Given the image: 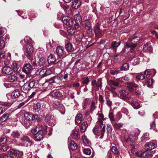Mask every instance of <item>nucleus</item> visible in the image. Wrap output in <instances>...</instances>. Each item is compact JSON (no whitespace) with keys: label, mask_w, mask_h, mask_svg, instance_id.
Returning <instances> with one entry per match:
<instances>
[{"label":"nucleus","mask_w":158,"mask_h":158,"mask_svg":"<svg viewBox=\"0 0 158 158\" xmlns=\"http://www.w3.org/2000/svg\"><path fill=\"white\" fill-rule=\"evenodd\" d=\"M97 125L95 126L93 129V131L95 135H99L101 134L100 138L102 139L104 135L105 131V126L103 124V121L99 119L97 122Z\"/></svg>","instance_id":"obj_1"},{"label":"nucleus","mask_w":158,"mask_h":158,"mask_svg":"<svg viewBox=\"0 0 158 158\" xmlns=\"http://www.w3.org/2000/svg\"><path fill=\"white\" fill-rule=\"evenodd\" d=\"M37 116L34 115L29 112L25 113L24 116L22 117L20 121L22 124L26 128L28 127L31 124V121L33 120V118H37Z\"/></svg>","instance_id":"obj_2"},{"label":"nucleus","mask_w":158,"mask_h":158,"mask_svg":"<svg viewBox=\"0 0 158 158\" xmlns=\"http://www.w3.org/2000/svg\"><path fill=\"white\" fill-rule=\"evenodd\" d=\"M24 40L26 43V52L27 54V55L29 58V57H31L33 51V48L31 44L32 40L28 36H26Z\"/></svg>","instance_id":"obj_3"},{"label":"nucleus","mask_w":158,"mask_h":158,"mask_svg":"<svg viewBox=\"0 0 158 158\" xmlns=\"http://www.w3.org/2000/svg\"><path fill=\"white\" fill-rule=\"evenodd\" d=\"M139 133V131L137 130L135 133L131 132L129 134L125 135L124 139L127 142H133L137 139Z\"/></svg>","instance_id":"obj_4"},{"label":"nucleus","mask_w":158,"mask_h":158,"mask_svg":"<svg viewBox=\"0 0 158 158\" xmlns=\"http://www.w3.org/2000/svg\"><path fill=\"white\" fill-rule=\"evenodd\" d=\"M63 77L62 76H55L49 79V81H51L52 83L55 84L54 85L56 87H59L62 83Z\"/></svg>","instance_id":"obj_5"},{"label":"nucleus","mask_w":158,"mask_h":158,"mask_svg":"<svg viewBox=\"0 0 158 158\" xmlns=\"http://www.w3.org/2000/svg\"><path fill=\"white\" fill-rule=\"evenodd\" d=\"M8 152L11 158H21V156L23 154V152H21L20 153L19 151L14 148H10Z\"/></svg>","instance_id":"obj_6"},{"label":"nucleus","mask_w":158,"mask_h":158,"mask_svg":"<svg viewBox=\"0 0 158 158\" xmlns=\"http://www.w3.org/2000/svg\"><path fill=\"white\" fill-rule=\"evenodd\" d=\"M60 101L56 100L54 102H52L51 104L53 107L55 108H57L60 106L59 111L62 114H64L65 113V109L64 106L61 104Z\"/></svg>","instance_id":"obj_7"},{"label":"nucleus","mask_w":158,"mask_h":158,"mask_svg":"<svg viewBox=\"0 0 158 158\" xmlns=\"http://www.w3.org/2000/svg\"><path fill=\"white\" fill-rule=\"evenodd\" d=\"M45 121L49 125L52 126H54L56 124V120L54 116L52 115H47L44 119Z\"/></svg>","instance_id":"obj_8"},{"label":"nucleus","mask_w":158,"mask_h":158,"mask_svg":"<svg viewBox=\"0 0 158 158\" xmlns=\"http://www.w3.org/2000/svg\"><path fill=\"white\" fill-rule=\"evenodd\" d=\"M35 85V82L33 81L27 82L23 86V90L25 92L30 90L33 88Z\"/></svg>","instance_id":"obj_9"},{"label":"nucleus","mask_w":158,"mask_h":158,"mask_svg":"<svg viewBox=\"0 0 158 158\" xmlns=\"http://www.w3.org/2000/svg\"><path fill=\"white\" fill-rule=\"evenodd\" d=\"M44 135L42 131H38L37 133L32 135V137L35 141L39 142L43 139Z\"/></svg>","instance_id":"obj_10"},{"label":"nucleus","mask_w":158,"mask_h":158,"mask_svg":"<svg viewBox=\"0 0 158 158\" xmlns=\"http://www.w3.org/2000/svg\"><path fill=\"white\" fill-rule=\"evenodd\" d=\"M22 143L25 146L27 147L29 145L31 146V140L27 136L24 135L22 138Z\"/></svg>","instance_id":"obj_11"},{"label":"nucleus","mask_w":158,"mask_h":158,"mask_svg":"<svg viewBox=\"0 0 158 158\" xmlns=\"http://www.w3.org/2000/svg\"><path fill=\"white\" fill-rule=\"evenodd\" d=\"M32 68L29 63H26L24 64L23 67V71L25 73L28 74L30 73Z\"/></svg>","instance_id":"obj_12"},{"label":"nucleus","mask_w":158,"mask_h":158,"mask_svg":"<svg viewBox=\"0 0 158 158\" xmlns=\"http://www.w3.org/2000/svg\"><path fill=\"white\" fill-rule=\"evenodd\" d=\"M38 126V131H42L44 135L48 133V130L49 131L50 130V128L44 124L39 125Z\"/></svg>","instance_id":"obj_13"},{"label":"nucleus","mask_w":158,"mask_h":158,"mask_svg":"<svg viewBox=\"0 0 158 158\" xmlns=\"http://www.w3.org/2000/svg\"><path fill=\"white\" fill-rule=\"evenodd\" d=\"M127 89L131 92H133L134 91L133 87L138 89L139 88V85L133 82H128L127 83Z\"/></svg>","instance_id":"obj_14"},{"label":"nucleus","mask_w":158,"mask_h":158,"mask_svg":"<svg viewBox=\"0 0 158 158\" xmlns=\"http://www.w3.org/2000/svg\"><path fill=\"white\" fill-rule=\"evenodd\" d=\"M62 20L63 23L67 26L70 27L73 25V20L67 16H64L62 18Z\"/></svg>","instance_id":"obj_15"},{"label":"nucleus","mask_w":158,"mask_h":158,"mask_svg":"<svg viewBox=\"0 0 158 158\" xmlns=\"http://www.w3.org/2000/svg\"><path fill=\"white\" fill-rule=\"evenodd\" d=\"M84 27L85 28L87 31V33L91 35L92 33L91 23L88 21H85L84 24Z\"/></svg>","instance_id":"obj_16"},{"label":"nucleus","mask_w":158,"mask_h":158,"mask_svg":"<svg viewBox=\"0 0 158 158\" xmlns=\"http://www.w3.org/2000/svg\"><path fill=\"white\" fill-rule=\"evenodd\" d=\"M53 84L51 81H49V79L46 81L42 85V88L44 90H48L51 89Z\"/></svg>","instance_id":"obj_17"},{"label":"nucleus","mask_w":158,"mask_h":158,"mask_svg":"<svg viewBox=\"0 0 158 158\" xmlns=\"http://www.w3.org/2000/svg\"><path fill=\"white\" fill-rule=\"evenodd\" d=\"M156 145L152 142H149L146 143L144 145L145 149L149 151L154 149L156 147Z\"/></svg>","instance_id":"obj_18"},{"label":"nucleus","mask_w":158,"mask_h":158,"mask_svg":"<svg viewBox=\"0 0 158 158\" xmlns=\"http://www.w3.org/2000/svg\"><path fill=\"white\" fill-rule=\"evenodd\" d=\"M56 52L58 55L61 56L64 54L65 56V52L64 50V48L61 46H59L56 48Z\"/></svg>","instance_id":"obj_19"},{"label":"nucleus","mask_w":158,"mask_h":158,"mask_svg":"<svg viewBox=\"0 0 158 158\" xmlns=\"http://www.w3.org/2000/svg\"><path fill=\"white\" fill-rule=\"evenodd\" d=\"M94 31L95 35L97 36L100 37L102 35L101 33V31L100 29V24L99 23H97L94 27Z\"/></svg>","instance_id":"obj_20"},{"label":"nucleus","mask_w":158,"mask_h":158,"mask_svg":"<svg viewBox=\"0 0 158 158\" xmlns=\"http://www.w3.org/2000/svg\"><path fill=\"white\" fill-rule=\"evenodd\" d=\"M81 5V2L79 0H75L72 2V7L76 9L78 8Z\"/></svg>","instance_id":"obj_21"},{"label":"nucleus","mask_w":158,"mask_h":158,"mask_svg":"<svg viewBox=\"0 0 158 158\" xmlns=\"http://www.w3.org/2000/svg\"><path fill=\"white\" fill-rule=\"evenodd\" d=\"M2 70L4 73L7 75H10L12 74L13 72V70L11 68L8 66H6L4 67Z\"/></svg>","instance_id":"obj_22"},{"label":"nucleus","mask_w":158,"mask_h":158,"mask_svg":"<svg viewBox=\"0 0 158 158\" xmlns=\"http://www.w3.org/2000/svg\"><path fill=\"white\" fill-rule=\"evenodd\" d=\"M152 155L151 152L150 151L146 150L140 154V156L142 158H148Z\"/></svg>","instance_id":"obj_23"},{"label":"nucleus","mask_w":158,"mask_h":158,"mask_svg":"<svg viewBox=\"0 0 158 158\" xmlns=\"http://www.w3.org/2000/svg\"><path fill=\"white\" fill-rule=\"evenodd\" d=\"M91 85L93 87L97 88L101 86L102 82L101 80H98L97 82L96 80L94 79L92 81Z\"/></svg>","instance_id":"obj_24"},{"label":"nucleus","mask_w":158,"mask_h":158,"mask_svg":"<svg viewBox=\"0 0 158 158\" xmlns=\"http://www.w3.org/2000/svg\"><path fill=\"white\" fill-rule=\"evenodd\" d=\"M68 147L69 149L73 150L77 149V146L74 141H71L70 143H69Z\"/></svg>","instance_id":"obj_25"},{"label":"nucleus","mask_w":158,"mask_h":158,"mask_svg":"<svg viewBox=\"0 0 158 158\" xmlns=\"http://www.w3.org/2000/svg\"><path fill=\"white\" fill-rule=\"evenodd\" d=\"M83 116L81 113L78 114L75 117V122L76 124H79L81 122L82 120Z\"/></svg>","instance_id":"obj_26"},{"label":"nucleus","mask_w":158,"mask_h":158,"mask_svg":"<svg viewBox=\"0 0 158 158\" xmlns=\"http://www.w3.org/2000/svg\"><path fill=\"white\" fill-rule=\"evenodd\" d=\"M9 39L8 35L6 34V33L3 30L0 31V40L4 39L6 40Z\"/></svg>","instance_id":"obj_27"},{"label":"nucleus","mask_w":158,"mask_h":158,"mask_svg":"<svg viewBox=\"0 0 158 158\" xmlns=\"http://www.w3.org/2000/svg\"><path fill=\"white\" fill-rule=\"evenodd\" d=\"M152 50V48L149 43H147L144 45L143 48V51L145 52L151 51Z\"/></svg>","instance_id":"obj_28"},{"label":"nucleus","mask_w":158,"mask_h":158,"mask_svg":"<svg viewBox=\"0 0 158 158\" xmlns=\"http://www.w3.org/2000/svg\"><path fill=\"white\" fill-rule=\"evenodd\" d=\"M65 48L68 52H71L74 50V48H73L72 44L70 43H67L65 44Z\"/></svg>","instance_id":"obj_29"},{"label":"nucleus","mask_w":158,"mask_h":158,"mask_svg":"<svg viewBox=\"0 0 158 158\" xmlns=\"http://www.w3.org/2000/svg\"><path fill=\"white\" fill-rule=\"evenodd\" d=\"M149 133L148 132L144 133L141 138V142L144 143L146 141L150 139L149 137Z\"/></svg>","instance_id":"obj_30"},{"label":"nucleus","mask_w":158,"mask_h":158,"mask_svg":"<svg viewBox=\"0 0 158 158\" xmlns=\"http://www.w3.org/2000/svg\"><path fill=\"white\" fill-rule=\"evenodd\" d=\"M18 79L17 76L15 74L10 75L7 78V80L9 82L16 81L18 80Z\"/></svg>","instance_id":"obj_31"},{"label":"nucleus","mask_w":158,"mask_h":158,"mask_svg":"<svg viewBox=\"0 0 158 158\" xmlns=\"http://www.w3.org/2000/svg\"><path fill=\"white\" fill-rule=\"evenodd\" d=\"M120 98L121 99L126 98L128 97L127 96L128 93L125 90H121L119 92Z\"/></svg>","instance_id":"obj_32"},{"label":"nucleus","mask_w":158,"mask_h":158,"mask_svg":"<svg viewBox=\"0 0 158 158\" xmlns=\"http://www.w3.org/2000/svg\"><path fill=\"white\" fill-rule=\"evenodd\" d=\"M20 96V92L17 89L15 90L11 94V97L12 99L18 98Z\"/></svg>","instance_id":"obj_33"},{"label":"nucleus","mask_w":158,"mask_h":158,"mask_svg":"<svg viewBox=\"0 0 158 158\" xmlns=\"http://www.w3.org/2000/svg\"><path fill=\"white\" fill-rule=\"evenodd\" d=\"M56 58L54 55L51 54L48 56V61L49 63H53L56 61Z\"/></svg>","instance_id":"obj_34"},{"label":"nucleus","mask_w":158,"mask_h":158,"mask_svg":"<svg viewBox=\"0 0 158 158\" xmlns=\"http://www.w3.org/2000/svg\"><path fill=\"white\" fill-rule=\"evenodd\" d=\"M121 43V41H119L118 42L116 41H113L111 43V48L114 50H115L120 45Z\"/></svg>","instance_id":"obj_35"},{"label":"nucleus","mask_w":158,"mask_h":158,"mask_svg":"<svg viewBox=\"0 0 158 158\" xmlns=\"http://www.w3.org/2000/svg\"><path fill=\"white\" fill-rule=\"evenodd\" d=\"M125 46L128 48L133 49L137 46V43H133L132 42H127L125 43Z\"/></svg>","instance_id":"obj_36"},{"label":"nucleus","mask_w":158,"mask_h":158,"mask_svg":"<svg viewBox=\"0 0 158 158\" xmlns=\"http://www.w3.org/2000/svg\"><path fill=\"white\" fill-rule=\"evenodd\" d=\"M88 127L87 123L86 122H83L81 124L80 127V131L82 133L85 131Z\"/></svg>","instance_id":"obj_37"},{"label":"nucleus","mask_w":158,"mask_h":158,"mask_svg":"<svg viewBox=\"0 0 158 158\" xmlns=\"http://www.w3.org/2000/svg\"><path fill=\"white\" fill-rule=\"evenodd\" d=\"M20 135V133L17 131H13L11 134L12 137L15 138H19Z\"/></svg>","instance_id":"obj_38"},{"label":"nucleus","mask_w":158,"mask_h":158,"mask_svg":"<svg viewBox=\"0 0 158 158\" xmlns=\"http://www.w3.org/2000/svg\"><path fill=\"white\" fill-rule=\"evenodd\" d=\"M131 104L132 107L135 109H138L141 107L140 104L136 101H131Z\"/></svg>","instance_id":"obj_39"},{"label":"nucleus","mask_w":158,"mask_h":158,"mask_svg":"<svg viewBox=\"0 0 158 158\" xmlns=\"http://www.w3.org/2000/svg\"><path fill=\"white\" fill-rule=\"evenodd\" d=\"M41 105L40 103L37 102L34 105L33 108L35 112H38L41 109Z\"/></svg>","instance_id":"obj_40"},{"label":"nucleus","mask_w":158,"mask_h":158,"mask_svg":"<svg viewBox=\"0 0 158 158\" xmlns=\"http://www.w3.org/2000/svg\"><path fill=\"white\" fill-rule=\"evenodd\" d=\"M109 83L110 86L115 89V88L113 87L114 86H117L119 85V83L118 82L115 80H110L109 81Z\"/></svg>","instance_id":"obj_41"},{"label":"nucleus","mask_w":158,"mask_h":158,"mask_svg":"<svg viewBox=\"0 0 158 158\" xmlns=\"http://www.w3.org/2000/svg\"><path fill=\"white\" fill-rule=\"evenodd\" d=\"M10 114L9 113H6L4 114L0 118V121L2 122H3L10 116Z\"/></svg>","instance_id":"obj_42"},{"label":"nucleus","mask_w":158,"mask_h":158,"mask_svg":"<svg viewBox=\"0 0 158 158\" xmlns=\"http://www.w3.org/2000/svg\"><path fill=\"white\" fill-rule=\"evenodd\" d=\"M7 141V138L6 136H3L0 137V145L6 143Z\"/></svg>","instance_id":"obj_43"},{"label":"nucleus","mask_w":158,"mask_h":158,"mask_svg":"<svg viewBox=\"0 0 158 158\" xmlns=\"http://www.w3.org/2000/svg\"><path fill=\"white\" fill-rule=\"evenodd\" d=\"M74 19L76 23H81V15L78 14H77L74 15Z\"/></svg>","instance_id":"obj_44"},{"label":"nucleus","mask_w":158,"mask_h":158,"mask_svg":"<svg viewBox=\"0 0 158 158\" xmlns=\"http://www.w3.org/2000/svg\"><path fill=\"white\" fill-rule=\"evenodd\" d=\"M9 148V146L7 144L5 143L0 145V150L2 151H5Z\"/></svg>","instance_id":"obj_45"},{"label":"nucleus","mask_w":158,"mask_h":158,"mask_svg":"<svg viewBox=\"0 0 158 158\" xmlns=\"http://www.w3.org/2000/svg\"><path fill=\"white\" fill-rule=\"evenodd\" d=\"M129 67V64L125 63L122 65L120 69L122 71H127L128 70Z\"/></svg>","instance_id":"obj_46"},{"label":"nucleus","mask_w":158,"mask_h":158,"mask_svg":"<svg viewBox=\"0 0 158 158\" xmlns=\"http://www.w3.org/2000/svg\"><path fill=\"white\" fill-rule=\"evenodd\" d=\"M11 66L13 69V70H14L15 71H17L19 68L17 63L15 61H14L12 63Z\"/></svg>","instance_id":"obj_47"},{"label":"nucleus","mask_w":158,"mask_h":158,"mask_svg":"<svg viewBox=\"0 0 158 158\" xmlns=\"http://www.w3.org/2000/svg\"><path fill=\"white\" fill-rule=\"evenodd\" d=\"M38 62L40 66H42L44 65L45 63V60L44 57H41L40 58Z\"/></svg>","instance_id":"obj_48"},{"label":"nucleus","mask_w":158,"mask_h":158,"mask_svg":"<svg viewBox=\"0 0 158 158\" xmlns=\"http://www.w3.org/2000/svg\"><path fill=\"white\" fill-rule=\"evenodd\" d=\"M38 126L37 127V126H36L31 128V131L32 135H34V134L37 133L38 131Z\"/></svg>","instance_id":"obj_49"},{"label":"nucleus","mask_w":158,"mask_h":158,"mask_svg":"<svg viewBox=\"0 0 158 158\" xmlns=\"http://www.w3.org/2000/svg\"><path fill=\"white\" fill-rule=\"evenodd\" d=\"M152 70H153V69L151 70L150 69H148L146 70L145 71L144 74L147 78L150 77V75L152 74Z\"/></svg>","instance_id":"obj_50"},{"label":"nucleus","mask_w":158,"mask_h":158,"mask_svg":"<svg viewBox=\"0 0 158 158\" xmlns=\"http://www.w3.org/2000/svg\"><path fill=\"white\" fill-rule=\"evenodd\" d=\"M114 127L116 128L119 129L122 127L123 124L121 123H112Z\"/></svg>","instance_id":"obj_51"},{"label":"nucleus","mask_w":158,"mask_h":158,"mask_svg":"<svg viewBox=\"0 0 158 158\" xmlns=\"http://www.w3.org/2000/svg\"><path fill=\"white\" fill-rule=\"evenodd\" d=\"M6 41V40L3 39L0 40V49H2L4 47Z\"/></svg>","instance_id":"obj_52"},{"label":"nucleus","mask_w":158,"mask_h":158,"mask_svg":"<svg viewBox=\"0 0 158 158\" xmlns=\"http://www.w3.org/2000/svg\"><path fill=\"white\" fill-rule=\"evenodd\" d=\"M111 150L115 154L117 155H118L119 154V152L118 149L115 146H113L111 148Z\"/></svg>","instance_id":"obj_53"},{"label":"nucleus","mask_w":158,"mask_h":158,"mask_svg":"<svg viewBox=\"0 0 158 158\" xmlns=\"http://www.w3.org/2000/svg\"><path fill=\"white\" fill-rule=\"evenodd\" d=\"M154 80L153 78L148 79L147 81V86L148 87L151 86Z\"/></svg>","instance_id":"obj_54"},{"label":"nucleus","mask_w":158,"mask_h":158,"mask_svg":"<svg viewBox=\"0 0 158 158\" xmlns=\"http://www.w3.org/2000/svg\"><path fill=\"white\" fill-rule=\"evenodd\" d=\"M53 95L54 98H59L61 97L62 94L60 92L58 91L55 92Z\"/></svg>","instance_id":"obj_55"},{"label":"nucleus","mask_w":158,"mask_h":158,"mask_svg":"<svg viewBox=\"0 0 158 158\" xmlns=\"http://www.w3.org/2000/svg\"><path fill=\"white\" fill-rule=\"evenodd\" d=\"M83 152L85 154L88 155H90L91 153V151L89 148H85L83 150Z\"/></svg>","instance_id":"obj_56"},{"label":"nucleus","mask_w":158,"mask_h":158,"mask_svg":"<svg viewBox=\"0 0 158 158\" xmlns=\"http://www.w3.org/2000/svg\"><path fill=\"white\" fill-rule=\"evenodd\" d=\"M119 73L118 70H114L111 69L110 71V73L112 75H116Z\"/></svg>","instance_id":"obj_57"},{"label":"nucleus","mask_w":158,"mask_h":158,"mask_svg":"<svg viewBox=\"0 0 158 158\" xmlns=\"http://www.w3.org/2000/svg\"><path fill=\"white\" fill-rule=\"evenodd\" d=\"M107 132L108 134L111 133L112 131V128L111 125L109 124L107 125L106 127Z\"/></svg>","instance_id":"obj_58"},{"label":"nucleus","mask_w":158,"mask_h":158,"mask_svg":"<svg viewBox=\"0 0 158 158\" xmlns=\"http://www.w3.org/2000/svg\"><path fill=\"white\" fill-rule=\"evenodd\" d=\"M136 78L139 80H143L145 78V76L143 74H140L139 75L136 76Z\"/></svg>","instance_id":"obj_59"},{"label":"nucleus","mask_w":158,"mask_h":158,"mask_svg":"<svg viewBox=\"0 0 158 158\" xmlns=\"http://www.w3.org/2000/svg\"><path fill=\"white\" fill-rule=\"evenodd\" d=\"M109 117L111 122L115 121L114 118V115L112 113L110 112L109 113Z\"/></svg>","instance_id":"obj_60"},{"label":"nucleus","mask_w":158,"mask_h":158,"mask_svg":"<svg viewBox=\"0 0 158 158\" xmlns=\"http://www.w3.org/2000/svg\"><path fill=\"white\" fill-rule=\"evenodd\" d=\"M89 81V78L88 77H85L84 79V80L82 81V83L84 84L87 85Z\"/></svg>","instance_id":"obj_61"},{"label":"nucleus","mask_w":158,"mask_h":158,"mask_svg":"<svg viewBox=\"0 0 158 158\" xmlns=\"http://www.w3.org/2000/svg\"><path fill=\"white\" fill-rule=\"evenodd\" d=\"M90 103V102L88 99H85L84 101L83 102V104L85 106L84 108H85L87 105L89 104Z\"/></svg>","instance_id":"obj_62"},{"label":"nucleus","mask_w":158,"mask_h":158,"mask_svg":"<svg viewBox=\"0 0 158 158\" xmlns=\"http://www.w3.org/2000/svg\"><path fill=\"white\" fill-rule=\"evenodd\" d=\"M23 19H26L27 18V15L26 13H23V12L21 13L20 15Z\"/></svg>","instance_id":"obj_63"},{"label":"nucleus","mask_w":158,"mask_h":158,"mask_svg":"<svg viewBox=\"0 0 158 158\" xmlns=\"http://www.w3.org/2000/svg\"><path fill=\"white\" fill-rule=\"evenodd\" d=\"M0 158H10V157L7 154H3L0 155Z\"/></svg>","instance_id":"obj_64"}]
</instances>
